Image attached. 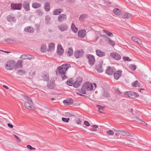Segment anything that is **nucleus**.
<instances>
[{
    "label": "nucleus",
    "instance_id": "53",
    "mask_svg": "<svg viewBox=\"0 0 151 151\" xmlns=\"http://www.w3.org/2000/svg\"><path fill=\"white\" fill-rule=\"evenodd\" d=\"M130 67L132 68V69L133 70H135L137 67L135 65L133 64H131L130 65Z\"/></svg>",
    "mask_w": 151,
    "mask_h": 151
},
{
    "label": "nucleus",
    "instance_id": "22",
    "mask_svg": "<svg viewBox=\"0 0 151 151\" xmlns=\"http://www.w3.org/2000/svg\"><path fill=\"white\" fill-rule=\"evenodd\" d=\"M24 31L26 32L33 33L34 31V29L32 27L28 26L24 29Z\"/></svg>",
    "mask_w": 151,
    "mask_h": 151
},
{
    "label": "nucleus",
    "instance_id": "64",
    "mask_svg": "<svg viewBox=\"0 0 151 151\" xmlns=\"http://www.w3.org/2000/svg\"><path fill=\"white\" fill-rule=\"evenodd\" d=\"M7 126L8 127L10 128H12L13 127V126L10 123H8L7 124Z\"/></svg>",
    "mask_w": 151,
    "mask_h": 151
},
{
    "label": "nucleus",
    "instance_id": "7",
    "mask_svg": "<svg viewBox=\"0 0 151 151\" xmlns=\"http://www.w3.org/2000/svg\"><path fill=\"white\" fill-rule=\"evenodd\" d=\"M11 9L14 10H20L22 7V4L20 3L18 4H11Z\"/></svg>",
    "mask_w": 151,
    "mask_h": 151
},
{
    "label": "nucleus",
    "instance_id": "33",
    "mask_svg": "<svg viewBox=\"0 0 151 151\" xmlns=\"http://www.w3.org/2000/svg\"><path fill=\"white\" fill-rule=\"evenodd\" d=\"M71 29L75 33H77L78 31V29L76 27L73 23H72L71 26Z\"/></svg>",
    "mask_w": 151,
    "mask_h": 151
},
{
    "label": "nucleus",
    "instance_id": "14",
    "mask_svg": "<svg viewBox=\"0 0 151 151\" xmlns=\"http://www.w3.org/2000/svg\"><path fill=\"white\" fill-rule=\"evenodd\" d=\"M102 63L101 62H99V64H98L95 68V69L97 70L99 73H102L103 72V70L102 68Z\"/></svg>",
    "mask_w": 151,
    "mask_h": 151
},
{
    "label": "nucleus",
    "instance_id": "32",
    "mask_svg": "<svg viewBox=\"0 0 151 151\" xmlns=\"http://www.w3.org/2000/svg\"><path fill=\"white\" fill-rule=\"evenodd\" d=\"M32 7L34 9H37L41 7V4L37 2H35L32 4Z\"/></svg>",
    "mask_w": 151,
    "mask_h": 151
},
{
    "label": "nucleus",
    "instance_id": "59",
    "mask_svg": "<svg viewBox=\"0 0 151 151\" xmlns=\"http://www.w3.org/2000/svg\"><path fill=\"white\" fill-rule=\"evenodd\" d=\"M84 124L87 127H88L90 125V124L87 121H85L84 122Z\"/></svg>",
    "mask_w": 151,
    "mask_h": 151
},
{
    "label": "nucleus",
    "instance_id": "19",
    "mask_svg": "<svg viewBox=\"0 0 151 151\" xmlns=\"http://www.w3.org/2000/svg\"><path fill=\"white\" fill-rule=\"evenodd\" d=\"M63 103L65 104L72 105L73 103V101L72 99H70L64 100Z\"/></svg>",
    "mask_w": 151,
    "mask_h": 151
},
{
    "label": "nucleus",
    "instance_id": "24",
    "mask_svg": "<svg viewBox=\"0 0 151 151\" xmlns=\"http://www.w3.org/2000/svg\"><path fill=\"white\" fill-rule=\"evenodd\" d=\"M6 19L9 22H14L15 21V18L12 16L9 15L7 17Z\"/></svg>",
    "mask_w": 151,
    "mask_h": 151
},
{
    "label": "nucleus",
    "instance_id": "36",
    "mask_svg": "<svg viewBox=\"0 0 151 151\" xmlns=\"http://www.w3.org/2000/svg\"><path fill=\"white\" fill-rule=\"evenodd\" d=\"M68 52L67 55L69 56H72L73 53V50L72 47H70L68 48Z\"/></svg>",
    "mask_w": 151,
    "mask_h": 151
},
{
    "label": "nucleus",
    "instance_id": "44",
    "mask_svg": "<svg viewBox=\"0 0 151 151\" xmlns=\"http://www.w3.org/2000/svg\"><path fill=\"white\" fill-rule=\"evenodd\" d=\"M109 94L108 92L106 91H104L103 96L106 98H107L109 96Z\"/></svg>",
    "mask_w": 151,
    "mask_h": 151
},
{
    "label": "nucleus",
    "instance_id": "57",
    "mask_svg": "<svg viewBox=\"0 0 151 151\" xmlns=\"http://www.w3.org/2000/svg\"><path fill=\"white\" fill-rule=\"evenodd\" d=\"M13 135L15 137V138L17 140V142H21V140L18 137V136H16V135L14 134H13Z\"/></svg>",
    "mask_w": 151,
    "mask_h": 151
},
{
    "label": "nucleus",
    "instance_id": "2",
    "mask_svg": "<svg viewBox=\"0 0 151 151\" xmlns=\"http://www.w3.org/2000/svg\"><path fill=\"white\" fill-rule=\"evenodd\" d=\"M93 86L92 84L90 82L84 83L82 86L81 91L80 92L83 94H86L87 91H91L92 90Z\"/></svg>",
    "mask_w": 151,
    "mask_h": 151
},
{
    "label": "nucleus",
    "instance_id": "45",
    "mask_svg": "<svg viewBox=\"0 0 151 151\" xmlns=\"http://www.w3.org/2000/svg\"><path fill=\"white\" fill-rule=\"evenodd\" d=\"M50 16H49V15H47L45 17V20L47 21V22H46V24H48V21H50Z\"/></svg>",
    "mask_w": 151,
    "mask_h": 151
},
{
    "label": "nucleus",
    "instance_id": "38",
    "mask_svg": "<svg viewBox=\"0 0 151 151\" xmlns=\"http://www.w3.org/2000/svg\"><path fill=\"white\" fill-rule=\"evenodd\" d=\"M136 120L137 122L142 123L143 124H144L145 126H147V124L146 123L139 118H136Z\"/></svg>",
    "mask_w": 151,
    "mask_h": 151
},
{
    "label": "nucleus",
    "instance_id": "3",
    "mask_svg": "<svg viewBox=\"0 0 151 151\" xmlns=\"http://www.w3.org/2000/svg\"><path fill=\"white\" fill-rule=\"evenodd\" d=\"M15 61L14 60H9L5 65L6 69L8 70H12L15 68Z\"/></svg>",
    "mask_w": 151,
    "mask_h": 151
},
{
    "label": "nucleus",
    "instance_id": "41",
    "mask_svg": "<svg viewBox=\"0 0 151 151\" xmlns=\"http://www.w3.org/2000/svg\"><path fill=\"white\" fill-rule=\"evenodd\" d=\"M103 31L105 33L108 35L110 37L113 36V34L111 32H109V31H106L105 30H103Z\"/></svg>",
    "mask_w": 151,
    "mask_h": 151
},
{
    "label": "nucleus",
    "instance_id": "27",
    "mask_svg": "<svg viewBox=\"0 0 151 151\" xmlns=\"http://www.w3.org/2000/svg\"><path fill=\"white\" fill-rule=\"evenodd\" d=\"M55 84L53 81L48 82L47 87L49 88L53 89L55 86Z\"/></svg>",
    "mask_w": 151,
    "mask_h": 151
},
{
    "label": "nucleus",
    "instance_id": "8",
    "mask_svg": "<svg viewBox=\"0 0 151 151\" xmlns=\"http://www.w3.org/2000/svg\"><path fill=\"white\" fill-rule=\"evenodd\" d=\"M23 8L26 11H29L30 10V1H24L22 4Z\"/></svg>",
    "mask_w": 151,
    "mask_h": 151
},
{
    "label": "nucleus",
    "instance_id": "61",
    "mask_svg": "<svg viewBox=\"0 0 151 151\" xmlns=\"http://www.w3.org/2000/svg\"><path fill=\"white\" fill-rule=\"evenodd\" d=\"M76 122L78 124H81L82 122V121H81L79 119L76 120Z\"/></svg>",
    "mask_w": 151,
    "mask_h": 151
},
{
    "label": "nucleus",
    "instance_id": "39",
    "mask_svg": "<svg viewBox=\"0 0 151 151\" xmlns=\"http://www.w3.org/2000/svg\"><path fill=\"white\" fill-rule=\"evenodd\" d=\"M130 15V14H129L127 13H124L122 15V18L123 19L129 18Z\"/></svg>",
    "mask_w": 151,
    "mask_h": 151
},
{
    "label": "nucleus",
    "instance_id": "37",
    "mask_svg": "<svg viewBox=\"0 0 151 151\" xmlns=\"http://www.w3.org/2000/svg\"><path fill=\"white\" fill-rule=\"evenodd\" d=\"M40 50L42 52H45L46 50V46L45 44H43L41 45Z\"/></svg>",
    "mask_w": 151,
    "mask_h": 151
},
{
    "label": "nucleus",
    "instance_id": "12",
    "mask_svg": "<svg viewBox=\"0 0 151 151\" xmlns=\"http://www.w3.org/2000/svg\"><path fill=\"white\" fill-rule=\"evenodd\" d=\"M110 56L116 60H119L121 59V56L118 53L114 52L110 53Z\"/></svg>",
    "mask_w": 151,
    "mask_h": 151
},
{
    "label": "nucleus",
    "instance_id": "34",
    "mask_svg": "<svg viewBox=\"0 0 151 151\" xmlns=\"http://www.w3.org/2000/svg\"><path fill=\"white\" fill-rule=\"evenodd\" d=\"M50 2H47L45 3L44 6L45 9V11L47 12H48L50 10Z\"/></svg>",
    "mask_w": 151,
    "mask_h": 151
},
{
    "label": "nucleus",
    "instance_id": "51",
    "mask_svg": "<svg viewBox=\"0 0 151 151\" xmlns=\"http://www.w3.org/2000/svg\"><path fill=\"white\" fill-rule=\"evenodd\" d=\"M27 54H23L21 55L20 58L23 59H27Z\"/></svg>",
    "mask_w": 151,
    "mask_h": 151
},
{
    "label": "nucleus",
    "instance_id": "49",
    "mask_svg": "<svg viewBox=\"0 0 151 151\" xmlns=\"http://www.w3.org/2000/svg\"><path fill=\"white\" fill-rule=\"evenodd\" d=\"M67 83L68 85L69 86H72L73 85V83L71 80L68 81Z\"/></svg>",
    "mask_w": 151,
    "mask_h": 151
},
{
    "label": "nucleus",
    "instance_id": "58",
    "mask_svg": "<svg viewBox=\"0 0 151 151\" xmlns=\"http://www.w3.org/2000/svg\"><path fill=\"white\" fill-rule=\"evenodd\" d=\"M115 91V93L117 94H121V92H120L118 89H116Z\"/></svg>",
    "mask_w": 151,
    "mask_h": 151
},
{
    "label": "nucleus",
    "instance_id": "42",
    "mask_svg": "<svg viewBox=\"0 0 151 151\" xmlns=\"http://www.w3.org/2000/svg\"><path fill=\"white\" fill-rule=\"evenodd\" d=\"M18 73L20 75H24L25 74V71L23 70H19L17 71Z\"/></svg>",
    "mask_w": 151,
    "mask_h": 151
},
{
    "label": "nucleus",
    "instance_id": "10",
    "mask_svg": "<svg viewBox=\"0 0 151 151\" xmlns=\"http://www.w3.org/2000/svg\"><path fill=\"white\" fill-rule=\"evenodd\" d=\"M84 54V51L83 50H79L75 52L74 55L76 58H79L81 57Z\"/></svg>",
    "mask_w": 151,
    "mask_h": 151
},
{
    "label": "nucleus",
    "instance_id": "13",
    "mask_svg": "<svg viewBox=\"0 0 151 151\" xmlns=\"http://www.w3.org/2000/svg\"><path fill=\"white\" fill-rule=\"evenodd\" d=\"M86 35V31L84 29H82L79 31L78 32V36L79 37L83 38Z\"/></svg>",
    "mask_w": 151,
    "mask_h": 151
},
{
    "label": "nucleus",
    "instance_id": "15",
    "mask_svg": "<svg viewBox=\"0 0 151 151\" xmlns=\"http://www.w3.org/2000/svg\"><path fill=\"white\" fill-rule=\"evenodd\" d=\"M57 52L60 55H61L64 52V50L60 45H58L57 47Z\"/></svg>",
    "mask_w": 151,
    "mask_h": 151
},
{
    "label": "nucleus",
    "instance_id": "18",
    "mask_svg": "<svg viewBox=\"0 0 151 151\" xmlns=\"http://www.w3.org/2000/svg\"><path fill=\"white\" fill-rule=\"evenodd\" d=\"M32 104L28 102H25L24 103L25 108L29 109H32L34 108V107L32 106Z\"/></svg>",
    "mask_w": 151,
    "mask_h": 151
},
{
    "label": "nucleus",
    "instance_id": "6",
    "mask_svg": "<svg viewBox=\"0 0 151 151\" xmlns=\"http://www.w3.org/2000/svg\"><path fill=\"white\" fill-rule=\"evenodd\" d=\"M58 28L61 32L66 31L69 28L68 26L66 24H62L58 26Z\"/></svg>",
    "mask_w": 151,
    "mask_h": 151
},
{
    "label": "nucleus",
    "instance_id": "62",
    "mask_svg": "<svg viewBox=\"0 0 151 151\" xmlns=\"http://www.w3.org/2000/svg\"><path fill=\"white\" fill-rule=\"evenodd\" d=\"M75 0H68V1L71 4L74 3L75 2Z\"/></svg>",
    "mask_w": 151,
    "mask_h": 151
},
{
    "label": "nucleus",
    "instance_id": "23",
    "mask_svg": "<svg viewBox=\"0 0 151 151\" xmlns=\"http://www.w3.org/2000/svg\"><path fill=\"white\" fill-rule=\"evenodd\" d=\"M22 61L18 60L15 65V68H21L22 67Z\"/></svg>",
    "mask_w": 151,
    "mask_h": 151
},
{
    "label": "nucleus",
    "instance_id": "50",
    "mask_svg": "<svg viewBox=\"0 0 151 151\" xmlns=\"http://www.w3.org/2000/svg\"><path fill=\"white\" fill-rule=\"evenodd\" d=\"M62 121L63 122L67 123V122H68L70 120V118H65L63 117L62 118Z\"/></svg>",
    "mask_w": 151,
    "mask_h": 151
},
{
    "label": "nucleus",
    "instance_id": "31",
    "mask_svg": "<svg viewBox=\"0 0 151 151\" xmlns=\"http://www.w3.org/2000/svg\"><path fill=\"white\" fill-rule=\"evenodd\" d=\"M132 39L134 41L137 42L139 44H142L141 41L135 36H133L131 37Z\"/></svg>",
    "mask_w": 151,
    "mask_h": 151
},
{
    "label": "nucleus",
    "instance_id": "17",
    "mask_svg": "<svg viewBox=\"0 0 151 151\" xmlns=\"http://www.w3.org/2000/svg\"><path fill=\"white\" fill-rule=\"evenodd\" d=\"M122 73V70H118L114 73V78L116 80L118 79Z\"/></svg>",
    "mask_w": 151,
    "mask_h": 151
},
{
    "label": "nucleus",
    "instance_id": "40",
    "mask_svg": "<svg viewBox=\"0 0 151 151\" xmlns=\"http://www.w3.org/2000/svg\"><path fill=\"white\" fill-rule=\"evenodd\" d=\"M24 99L30 102V103L31 104H34L32 100V99L31 98L28 97L27 96L24 95Z\"/></svg>",
    "mask_w": 151,
    "mask_h": 151
},
{
    "label": "nucleus",
    "instance_id": "48",
    "mask_svg": "<svg viewBox=\"0 0 151 151\" xmlns=\"http://www.w3.org/2000/svg\"><path fill=\"white\" fill-rule=\"evenodd\" d=\"M123 58L124 60L125 61H132V60L131 59L129 58L128 57H123Z\"/></svg>",
    "mask_w": 151,
    "mask_h": 151
},
{
    "label": "nucleus",
    "instance_id": "55",
    "mask_svg": "<svg viewBox=\"0 0 151 151\" xmlns=\"http://www.w3.org/2000/svg\"><path fill=\"white\" fill-rule=\"evenodd\" d=\"M91 127H94L93 131H97L96 129L98 128L99 127L97 125H92L91 126Z\"/></svg>",
    "mask_w": 151,
    "mask_h": 151
},
{
    "label": "nucleus",
    "instance_id": "29",
    "mask_svg": "<svg viewBox=\"0 0 151 151\" xmlns=\"http://www.w3.org/2000/svg\"><path fill=\"white\" fill-rule=\"evenodd\" d=\"M42 77L44 79L48 81L49 79V77L48 74L47 73H43L42 75Z\"/></svg>",
    "mask_w": 151,
    "mask_h": 151
},
{
    "label": "nucleus",
    "instance_id": "47",
    "mask_svg": "<svg viewBox=\"0 0 151 151\" xmlns=\"http://www.w3.org/2000/svg\"><path fill=\"white\" fill-rule=\"evenodd\" d=\"M34 57L32 55H27V59L31 60L34 59Z\"/></svg>",
    "mask_w": 151,
    "mask_h": 151
},
{
    "label": "nucleus",
    "instance_id": "1",
    "mask_svg": "<svg viewBox=\"0 0 151 151\" xmlns=\"http://www.w3.org/2000/svg\"><path fill=\"white\" fill-rule=\"evenodd\" d=\"M71 67L70 64H63L61 66L57 67L55 72L57 75L61 76L62 80L67 78L65 75L66 72L69 68Z\"/></svg>",
    "mask_w": 151,
    "mask_h": 151
},
{
    "label": "nucleus",
    "instance_id": "63",
    "mask_svg": "<svg viewBox=\"0 0 151 151\" xmlns=\"http://www.w3.org/2000/svg\"><path fill=\"white\" fill-rule=\"evenodd\" d=\"M139 91L141 93H144L145 92V90L144 88H141L140 89Z\"/></svg>",
    "mask_w": 151,
    "mask_h": 151
},
{
    "label": "nucleus",
    "instance_id": "54",
    "mask_svg": "<svg viewBox=\"0 0 151 151\" xmlns=\"http://www.w3.org/2000/svg\"><path fill=\"white\" fill-rule=\"evenodd\" d=\"M109 44L113 46L115 45V43L113 41L111 40L110 38H109Z\"/></svg>",
    "mask_w": 151,
    "mask_h": 151
},
{
    "label": "nucleus",
    "instance_id": "52",
    "mask_svg": "<svg viewBox=\"0 0 151 151\" xmlns=\"http://www.w3.org/2000/svg\"><path fill=\"white\" fill-rule=\"evenodd\" d=\"M65 115L69 117L73 116H75V115L73 114H72L71 113H70L69 112H66L65 113Z\"/></svg>",
    "mask_w": 151,
    "mask_h": 151
},
{
    "label": "nucleus",
    "instance_id": "21",
    "mask_svg": "<svg viewBox=\"0 0 151 151\" xmlns=\"http://www.w3.org/2000/svg\"><path fill=\"white\" fill-rule=\"evenodd\" d=\"M63 12V10L61 8L55 9L53 11V15H58L60 14L61 12Z\"/></svg>",
    "mask_w": 151,
    "mask_h": 151
},
{
    "label": "nucleus",
    "instance_id": "56",
    "mask_svg": "<svg viewBox=\"0 0 151 151\" xmlns=\"http://www.w3.org/2000/svg\"><path fill=\"white\" fill-rule=\"evenodd\" d=\"M107 134L109 135H113L114 134V132L112 130H110L107 132Z\"/></svg>",
    "mask_w": 151,
    "mask_h": 151
},
{
    "label": "nucleus",
    "instance_id": "16",
    "mask_svg": "<svg viewBox=\"0 0 151 151\" xmlns=\"http://www.w3.org/2000/svg\"><path fill=\"white\" fill-rule=\"evenodd\" d=\"M66 19V16L65 14H60L58 17V20L59 22H62Z\"/></svg>",
    "mask_w": 151,
    "mask_h": 151
},
{
    "label": "nucleus",
    "instance_id": "25",
    "mask_svg": "<svg viewBox=\"0 0 151 151\" xmlns=\"http://www.w3.org/2000/svg\"><path fill=\"white\" fill-rule=\"evenodd\" d=\"M55 44L52 42L50 43L49 45V48L47 51L48 52L54 50L55 48Z\"/></svg>",
    "mask_w": 151,
    "mask_h": 151
},
{
    "label": "nucleus",
    "instance_id": "9",
    "mask_svg": "<svg viewBox=\"0 0 151 151\" xmlns=\"http://www.w3.org/2000/svg\"><path fill=\"white\" fill-rule=\"evenodd\" d=\"M83 79L81 77H78L76 79V81L73 84V86L76 88L79 87L82 82Z\"/></svg>",
    "mask_w": 151,
    "mask_h": 151
},
{
    "label": "nucleus",
    "instance_id": "20",
    "mask_svg": "<svg viewBox=\"0 0 151 151\" xmlns=\"http://www.w3.org/2000/svg\"><path fill=\"white\" fill-rule=\"evenodd\" d=\"M96 53L98 56L100 57L104 56L106 54L105 52L99 50H96Z\"/></svg>",
    "mask_w": 151,
    "mask_h": 151
},
{
    "label": "nucleus",
    "instance_id": "35",
    "mask_svg": "<svg viewBox=\"0 0 151 151\" xmlns=\"http://www.w3.org/2000/svg\"><path fill=\"white\" fill-rule=\"evenodd\" d=\"M132 86L133 87H139L140 84L138 81L136 80L134 82H133L132 83Z\"/></svg>",
    "mask_w": 151,
    "mask_h": 151
},
{
    "label": "nucleus",
    "instance_id": "60",
    "mask_svg": "<svg viewBox=\"0 0 151 151\" xmlns=\"http://www.w3.org/2000/svg\"><path fill=\"white\" fill-rule=\"evenodd\" d=\"M125 131L123 130H119V131H116V132H119L121 134H123V133H124Z\"/></svg>",
    "mask_w": 151,
    "mask_h": 151
},
{
    "label": "nucleus",
    "instance_id": "11",
    "mask_svg": "<svg viewBox=\"0 0 151 151\" xmlns=\"http://www.w3.org/2000/svg\"><path fill=\"white\" fill-rule=\"evenodd\" d=\"M116 70L113 67L109 66L106 70V74L109 75H111L114 73Z\"/></svg>",
    "mask_w": 151,
    "mask_h": 151
},
{
    "label": "nucleus",
    "instance_id": "43",
    "mask_svg": "<svg viewBox=\"0 0 151 151\" xmlns=\"http://www.w3.org/2000/svg\"><path fill=\"white\" fill-rule=\"evenodd\" d=\"M36 13L39 16H42L43 15L44 13L40 9L37 10Z\"/></svg>",
    "mask_w": 151,
    "mask_h": 151
},
{
    "label": "nucleus",
    "instance_id": "30",
    "mask_svg": "<svg viewBox=\"0 0 151 151\" xmlns=\"http://www.w3.org/2000/svg\"><path fill=\"white\" fill-rule=\"evenodd\" d=\"M88 17V15L85 14H82L80 15L79 18V20L81 21H83Z\"/></svg>",
    "mask_w": 151,
    "mask_h": 151
},
{
    "label": "nucleus",
    "instance_id": "26",
    "mask_svg": "<svg viewBox=\"0 0 151 151\" xmlns=\"http://www.w3.org/2000/svg\"><path fill=\"white\" fill-rule=\"evenodd\" d=\"M113 12L117 15H120L122 14V12L121 10L117 8H114L113 11Z\"/></svg>",
    "mask_w": 151,
    "mask_h": 151
},
{
    "label": "nucleus",
    "instance_id": "46",
    "mask_svg": "<svg viewBox=\"0 0 151 151\" xmlns=\"http://www.w3.org/2000/svg\"><path fill=\"white\" fill-rule=\"evenodd\" d=\"M97 106L98 107V111H99V110H101V111H103V110L104 108V107H103L102 106H100L99 105H97Z\"/></svg>",
    "mask_w": 151,
    "mask_h": 151
},
{
    "label": "nucleus",
    "instance_id": "4",
    "mask_svg": "<svg viewBox=\"0 0 151 151\" xmlns=\"http://www.w3.org/2000/svg\"><path fill=\"white\" fill-rule=\"evenodd\" d=\"M124 95L128 96V97L131 98H135L139 96V94L136 93L132 91H128L125 92Z\"/></svg>",
    "mask_w": 151,
    "mask_h": 151
},
{
    "label": "nucleus",
    "instance_id": "5",
    "mask_svg": "<svg viewBox=\"0 0 151 151\" xmlns=\"http://www.w3.org/2000/svg\"><path fill=\"white\" fill-rule=\"evenodd\" d=\"M86 57L88 59L89 64L91 66L93 65L95 61L94 56L91 54H88L86 55Z\"/></svg>",
    "mask_w": 151,
    "mask_h": 151
},
{
    "label": "nucleus",
    "instance_id": "28",
    "mask_svg": "<svg viewBox=\"0 0 151 151\" xmlns=\"http://www.w3.org/2000/svg\"><path fill=\"white\" fill-rule=\"evenodd\" d=\"M6 42L7 43L13 44L16 42V40L14 39L9 38L5 40Z\"/></svg>",
    "mask_w": 151,
    "mask_h": 151
}]
</instances>
